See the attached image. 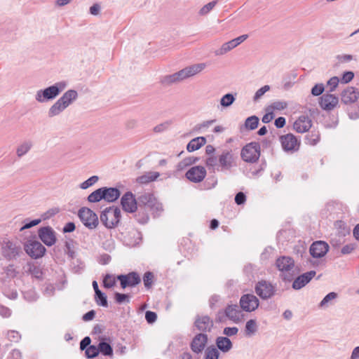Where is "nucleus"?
Masks as SVG:
<instances>
[{"label":"nucleus","mask_w":359,"mask_h":359,"mask_svg":"<svg viewBox=\"0 0 359 359\" xmlns=\"http://www.w3.org/2000/svg\"><path fill=\"white\" fill-rule=\"evenodd\" d=\"M121 204L123 209L128 212H135L140 205L150 209L156 208L157 210L161 209V203L149 193L141 194L136 200L132 192H126L121 199Z\"/></svg>","instance_id":"nucleus-1"},{"label":"nucleus","mask_w":359,"mask_h":359,"mask_svg":"<svg viewBox=\"0 0 359 359\" xmlns=\"http://www.w3.org/2000/svg\"><path fill=\"white\" fill-rule=\"evenodd\" d=\"M237 156L231 149H223L217 157L210 156L205 160V165L214 171L225 172L236 166Z\"/></svg>","instance_id":"nucleus-2"},{"label":"nucleus","mask_w":359,"mask_h":359,"mask_svg":"<svg viewBox=\"0 0 359 359\" xmlns=\"http://www.w3.org/2000/svg\"><path fill=\"white\" fill-rule=\"evenodd\" d=\"M205 67V64L199 63L189 67H187L180 71L172 74L166 75L161 79V83L165 86H170L173 83H179L183 80L193 76L201 72Z\"/></svg>","instance_id":"nucleus-3"},{"label":"nucleus","mask_w":359,"mask_h":359,"mask_svg":"<svg viewBox=\"0 0 359 359\" xmlns=\"http://www.w3.org/2000/svg\"><path fill=\"white\" fill-rule=\"evenodd\" d=\"M205 67V64L199 63L189 67H187L180 71L172 74L166 75L161 79V83L165 86H170L173 83H179L183 80L193 76L201 72Z\"/></svg>","instance_id":"nucleus-4"},{"label":"nucleus","mask_w":359,"mask_h":359,"mask_svg":"<svg viewBox=\"0 0 359 359\" xmlns=\"http://www.w3.org/2000/svg\"><path fill=\"white\" fill-rule=\"evenodd\" d=\"M276 266L280 271V278L285 282L292 281L299 273L293 259L290 257L282 256L278 257L276 259Z\"/></svg>","instance_id":"nucleus-5"},{"label":"nucleus","mask_w":359,"mask_h":359,"mask_svg":"<svg viewBox=\"0 0 359 359\" xmlns=\"http://www.w3.org/2000/svg\"><path fill=\"white\" fill-rule=\"evenodd\" d=\"M78 98L75 90L66 91L48 109V116L53 118L60 115Z\"/></svg>","instance_id":"nucleus-6"},{"label":"nucleus","mask_w":359,"mask_h":359,"mask_svg":"<svg viewBox=\"0 0 359 359\" xmlns=\"http://www.w3.org/2000/svg\"><path fill=\"white\" fill-rule=\"evenodd\" d=\"M67 86V82L61 81L55 83L44 89L36 92L35 100L39 103H44L56 98Z\"/></svg>","instance_id":"nucleus-7"},{"label":"nucleus","mask_w":359,"mask_h":359,"mask_svg":"<svg viewBox=\"0 0 359 359\" xmlns=\"http://www.w3.org/2000/svg\"><path fill=\"white\" fill-rule=\"evenodd\" d=\"M121 219V210L118 207L105 208L100 215L101 222L108 229L118 225Z\"/></svg>","instance_id":"nucleus-8"},{"label":"nucleus","mask_w":359,"mask_h":359,"mask_svg":"<svg viewBox=\"0 0 359 359\" xmlns=\"http://www.w3.org/2000/svg\"><path fill=\"white\" fill-rule=\"evenodd\" d=\"M242 159L248 163L256 162L260 156V145L253 142L246 144L241 150Z\"/></svg>","instance_id":"nucleus-9"},{"label":"nucleus","mask_w":359,"mask_h":359,"mask_svg":"<svg viewBox=\"0 0 359 359\" xmlns=\"http://www.w3.org/2000/svg\"><path fill=\"white\" fill-rule=\"evenodd\" d=\"M78 215L83 224L90 229L96 228L98 225V217L97 215L88 208H81Z\"/></svg>","instance_id":"nucleus-10"},{"label":"nucleus","mask_w":359,"mask_h":359,"mask_svg":"<svg viewBox=\"0 0 359 359\" xmlns=\"http://www.w3.org/2000/svg\"><path fill=\"white\" fill-rule=\"evenodd\" d=\"M24 249L29 256L35 259L42 257L46 251V248L37 241H27Z\"/></svg>","instance_id":"nucleus-11"},{"label":"nucleus","mask_w":359,"mask_h":359,"mask_svg":"<svg viewBox=\"0 0 359 359\" xmlns=\"http://www.w3.org/2000/svg\"><path fill=\"white\" fill-rule=\"evenodd\" d=\"M256 294L262 299L272 297L276 292L275 287L269 282L260 280L255 285Z\"/></svg>","instance_id":"nucleus-12"},{"label":"nucleus","mask_w":359,"mask_h":359,"mask_svg":"<svg viewBox=\"0 0 359 359\" xmlns=\"http://www.w3.org/2000/svg\"><path fill=\"white\" fill-rule=\"evenodd\" d=\"M239 304L243 311L252 312L259 307V301L253 294H245L241 296Z\"/></svg>","instance_id":"nucleus-13"},{"label":"nucleus","mask_w":359,"mask_h":359,"mask_svg":"<svg viewBox=\"0 0 359 359\" xmlns=\"http://www.w3.org/2000/svg\"><path fill=\"white\" fill-rule=\"evenodd\" d=\"M41 241L47 246L50 247L55 244L57 238L56 233L52 227L47 226L41 227L38 231Z\"/></svg>","instance_id":"nucleus-14"},{"label":"nucleus","mask_w":359,"mask_h":359,"mask_svg":"<svg viewBox=\"0 0 359 359\" xmlns=\"http://www.w3.org/2000/svg\"><path fill=\"white\" fill-rule=\"evenodd\" d=\"M117 280L120 281L121 286L123 289L127 287H134L138 285L141 281L140 276L136 272H130L126 275H118Z\"/></svg>","instance_id":"nucleus-15"},{"label":"nucleus","mask_w":359,"mask_h":359,"mask_svg":"<svg viewBox=\"0 0 359 359\" xmlns=\"http://www.w3.org/2000/svg\"><path fill=\"white\" fill-rule=\"evenodd\" d=\"M2 250L3 255L8 260L16 259L22 253L21 247L11 241L6 242Z\"/></svg>","instance_id":"nucleus-16"},{"label":"nucleus","mask_w":359,"mask_h":359,"mask_svg":"<svg viewBox=\"0 0 359 359\" xmlns=\"http://www.w3.org/2000/svg\"><path fill=\"white\" fill-rule=\"evenodd\" d=\"M225 316L233 323H238L243 318V310L237 304H229L224 310Z\"/></svg>","instance_id":"nucleus-17"},{"label":"nucleus","mask_w":359,"mask_h":359,"mask_svg":"<svg viewBox=\"0 0 359 359\" xmlns=\"http://www.w3.org/2000/svg\"><path fill=\"white\" fill-rule=\"evenodd\" d=\"M205 176L206 170L203 166H194L186 173L187 178L195 183L202 182Z\"/></svg>","instance_id":"nucleus-18"},{"label":"nucleus","mask_w":359,"mask_h":359,"mask_svg":"<svg viewBox=\"0 0 359 359\" xmlns=\"http://www.w3.org/2000/svg\"><path fill=\"white\" fill-rule=\"evenodd\" d=\"M329 250L328 244L322 241L314 242L310 247V254L313 257L320 258L324 257Z\"/></svg>","instance_id":"nucleus-19"},{"label":"nucleus","mask_w":359,"mask_h":359,"mask_svg":"<svg viewBox=\"0 0 359 359\" xmlns=\"http://www.w3.org/2000/svg\"><path fill=\"white\" fill-rule=\"evenodd\" d=\"M359 98V91L354 87L348 86L342 90L341 93V102L345 104L355 102Z\"/></svg>","instance_id":"nucleus-20"},{"label":"nucleus","mask_w":359,"mask_h":359,"mask_svg":"<svg viewBox=\"0 0 359 359\" xmlns=\"http://www.w3.org/2000/svg\"><path fill=\"white\" fill-rule=\"evenodd\" d=\"M280 140L285 151H295L299 148V142L292 134L290 133L282 135L280 137Z\"/></svg>","instance_id":"nucleus-21"},{"label":"nucleus","mask_w":359,"mask_h":359,"mask_svg":"<svg viewBox=\"0 0 359 359\" xmlns=\"http://www.w3.org/2000/svg\"><path fill=\"white\" fill-rule=\"evenodd\" d=\"M316 273L315 271H310L297 276V278L294 277L293 279L292 288L294 290H299L302 288L311 281V280L315 276Z\"/></svg>","instance_id":"nucleus-22"},{"label":"nucleus","mask_w":359,"mask_h":359,"mask_svg":"<svg viewBox=\"0 0 359 359\" xmlns=\"http://www.w3.org/2000/svg\"><path fill=\"white\" fill-rule=\"evenodd\" d=\"M208 342V336L205 334L200 333L196 334L191 344V350L196 353H201Z\"/></svg>","instance_id":"nucleus-23"},{"label":"nucleus","mask_w":359,"mask_h":359,"mask_svg":"<svg viewBox=\"0 0 359 359\" xmlns=\"http://www.w3.org/2000/svg\"><path fill=\"white\" fill-rule=\"evenodd\" d=\"M339 99L334 95L325 93L320 97V106L327 111L333 109L338 104Z\"/></svg>","instance_id":"nucleus-24"},{"label":"nucleus","mask_w":359,"mask_h":359,"mask_svg":"<svg viewBox=\"0 0 359 359\" xmlns=\"http://www.w3.org/2000/svg\"><path fill=\"white\" fill-rule=\"evenodd\" d=\"M311 120L308 116H300L294 123V129L299 133L307 132L311 127Z\"/></svg>","instance_id":"nucleus-25"},{"label":"nucleus","mask_w":359,"mask_h":359,"mask_svg":"<svg viewBox=\"0 0 359 359\" xmlns=\"http://www.w3.org/2000/svg\"><path fill=\"white\" fill-rule=\"evenodd\" d=\"M195 326L199 331L210 332L213 327V321L208 316H197L195 320Z\"/></svg>","instance_id":"nucleus-26"},{"label":"nucleus","mask_w":359,"mask_h":359,"mask_svg":"<svg viewBox=\"0 0 359 359\" xmlns=\"http://www.w3.org/2000/svg\"><path fill=\"white\" fill-rule=\"evenodd\" d=\"M137 210V213L135 215V217L137 222L140 224H145L149 219V212H158L162 210V206L161 205V209L157 210L156 208L150 209L144 208V205H140Z\"/></svg>","instance_id":"nucleus-27"},{"label":"nucleus","mask_w":359,"mask_h":359,"mask_svg":"<svg viewBox=\"0 0 359 359\" xmlns=\"http://www.w3.org/2000/svg\"><path fill=\"white\" fill-rule=\"evenodd\" d=\"M103 189V195H104V200L112 203L115 201H116L119 196H120V191L114 187H102Z\"/></svg>","instance_id":"nucleus-28"},{"label":"nucleus","mask_w":359,"mask_h":359,"mask_svg":"<svg viewBox=\"0 0 359 359\" xmlns=\"http://www.w3.org/2000/svg\"><path fill=\"white\" fill-rule=\"evenodd\" d=\"M216 345L224 353L229 351L232 348V342L226 337H218L216 339Z\"/></svg>","instance_id":"nucleus-29"},{"label":"nucleus","mask_w":359,"mask_h":359,"mask_svg":"<svg viewBox=\"0 0 359 359\" xmlns=\"http://www.w3.org/2000/svg\"><path fill=\"white\" fill-rule=\"evenodd\" d=\"M206 143V139L204 137H198L191 140L187 146L188 151L191 152L199 149Z\"/></svg>","instance_id":"nucleus-30"},{"label":"nucleus","mask_w":359,"mask_h":359,"mask_svg":"<svg viewBox=\"0 0 359 359\" xmlns=\"http://www.w3.org/2000/svg\"><path fill=\"white\" fill-rule=\"evenodd\" d=\"M159 175L160 174L158 172H148L144 175L138 177L136 181L140 184H147L156 180Z\"/></svg>","instance_id":"nucleus-31"},{"label":"nucleus","mask_w":359,"mask_h":359,"mask_svg":"<svg viewBox=\"0 0 359 359\" xmlns=\"http://www.w3.org/2000/svg\"><path fill=\"white\" fill-rule=\"evenodd\" d=\"M27 273L31 274L33 277L36 279H41L43 276V272L41 269L34 264L29 262L27 264Z\"/></svg>","instance_id":"nucleus-32"},{"label":"nucleus","mask_w":359,"mask_h":359,"mask_svg":"<svg viewBox=\"0 0 359 359\" xmlns=\"http://www.w3.org/2000/svg\"><path fill=\"white\" fill-rule=\"evenodd\" d=\"M257 331V322L254 319H250L247 321L245 327V333L248 337L254 335Z\"/></svg>","instance_id":"nucleus-33"},{"label":"nucleus","mask_w":359,"mask_h":359,"mask_svg":"<svg viewBox=\"0 0 359 359\" xmlns=\"http://www.w3.org/2000/svg\"><path fill=\"white\" fill-rule=\"evenodd\" d=\"M234 48H236V46L233 41L231 40L228 42L223 43L222 46L219 49L215 51V55H222L227 53Z\"/></svg>","instance_id":"nucleus-34"},{"label":"nucleus","mask_w":359,"mask_h":359,"mask_svg":"<svg viewBox=\"0 0 359 359\" xmlns=\"http://www.w3.org/2000/svg\"><path fill=\"white\" fill-rule=\"evenodd\" d=\"M99 353L106 356L113 355V349L109 343L105 341H100L98 344Z\"/></svg>","instance_id":"nucleus-35"},{"label":"nucleus","mask_w":359,"mask_h":359,"mask_svg":"<svg viewBox=\"0 0 359 359\" xmlns=\"http://www.w3.org/2000/svg\"><path fill=\"white\" fill-rule=\"evenodd\" d=\"M102 199H104L102 187L94 191L88 196V201L90 203L99 202Z\"/></svg>","instance_id":"nucleus-36"},{"label":"nucleus","mask_w":359,"mask_h":359,"mask_svg":"<svg viewBox=\"0 0 359 359\" xmlns=\"http://www.w3.org/2000/svg\"><path fill=\"white\" fill-rule=\"evenodd\" d=\"M337 294L334 292H332L328 293L320 302L318 306L319 308H326L328 307L330 302L332 300H334L337 298Z\"/></svg>","instance_id":"nucleus-37"},{"label":"nucleus","mask_w":359,"mask_h":359,"mask_svg":"<svg viewBox=\"0 0 359 359\" xmlns=\"http://www.w3.org/2000/svg\"><path fill=\"white\" fill-rule=\"evenodd\" d=\"M259 118L256 116H251L246 118L245 126L248 130H255L257 128L259 124Z\"/></svg>","instance_id":"nucleus-38"},{"label":"nucleus","mask_w":359,"mask_h":359,"mask_svg":"<svg viewBox=\"0 0 359 359\" xmlns=\"http://www.w3.org/2000/svg\"><path fill=\"white\" fill-rule=\"evenodd\" d=\"M32 144L29 141L22 142L17 149V155L21 157L26 154L32 148Z\"/></svg>","instance_id":"nucleus-39"},{"label":"nucleus","mask_w":359,"mask_h":359,"mask_svg":"<svg viewBox=\"0 0 359 359\" xmlns=\"http://www.w3.org/2000/svg\"><path fill=\"white\" fill-rule=\"evenodd\" d=\"M219 353L214 346H209L205 352V359H218Z\"/></svg>","instance_id":"nucleus-40"},{"label":"nucleus","mask_w":359,"mask_h":359,"mask_svg":"<svg viewBox=\"0 0 359 359\" xmlns=\"http://www.w3.org/2000/svg\"><path fill=\"white\" fill-rule=\"evenodd\" d=\"M235 101V97L231 93H227L222 96L220 100V104L223 107H230Z\"/></svg>","instance_id":"nucleus-41"},{"label":"nucleus","mask_w":359,"mask_h":359,"mask_svg":"<svg viewBox=\"0 0 359 359\" xmlns=\"http://www.w3.org/2000/svg\"><path fill=\"white\" fill-rule=\"evenodd\" d=\"M95 299L96 303L102 306L107 307L108 306L107 295L102 291L95 294Z\"/></svg>","instance_id":"nucleus-42"},{"label":"nucleus","mask_w":359,"mask_h":359,"mask_svg":"<svg viewBox=\"0 0 359 359\" xmlns=\"http://www.w3.org/2000/svg\"><path fill=\"white\" fill-rule=\"evenodd\" d=\"M268 107L269 108V110H271L272 111L275 110L281 111L287 107V102L285 101H276Z\"/></svg>","instance_id":"nucleus-43"},{"label":"nucleus","mask_w":359,"mask_h":359,"mask_svg":"<svg viewBox=\"0 0 359 359\" xmlns=\"http://www.w3.org/2000/svg\"><path fill=\"white\" fill-rule=\"evenodd\" d=\"M154 276L152 272L147 271L144 274L143 282L147 289H150L152 286Z\"/></svg>","instance_id":"nucleus-44"},{"label":"nucleus","mask_w":359,"mask_h":359,"mask_svg":"<svg viewBox=\"0 0 359 359\" xmlns=\"http://www.w3.org/2000/svg\"><path fill=\"white\" fill-rule=\"evenodd\" d=\"M217 1H212L205 6H203L199 11L198 13L200 15H205L209 13L214 7L217 5Z\"/></svg>","instance_id":"nucleus-45"},{"label":"nucleus","mask_w":359,"mask_h":359,"mask_svg":"<svg viewBox=\"0 0 359 359\" xmlns=\"http://www.w3.org/2000/svg\"><path fill=\"white\" fill-rule=\"evenodd\" d=\"M85 353L88 358H95L99 354V348L98 346L96 347L94 345H90L86 348Z\"/></svg>","instance_id":"nucleus-46"},{"label":"nucleus","mask_w":359,"mask_h":359,"mask_svg":"<svg viewBox=\"0 0 359 359\" xmlns=\"http://www.w3.org/2000/svg\"><path fill=\"white\" fill-rule=\"evenodd\" d=\"M116 284V278L114 276L107 274L103 280V285L106 288H111Z\"/></svg>","instance_id":"nucleus-47"},{"label":"nucleus","mask_w":359,"mask_h":359,"mask_svg":"<svg viewBox=\"0 0 359 359\" xmlns=\"http://www.w3.org/2000/svg\"><path fill=\"white\" fill-rule=\"evenodd\" d=\"M99 178L97 176L94 175L88 178L87 180L84 181L80 184V188L82 189H86L88 187L93 186L98 181Z\"/></svg>","instance_id":"nucleus-48"},{"label":"nucleus","mask_w":359,"mask_h":359,"mask_svg":"<svg viewBox=\"0 0 359 359\" xmlns=\"http://www.w3.org/2000/svg\"><path fill=\"white\" fill-rule=\"evenodd\" d=\"M114 299L116 303L121 304L123 303H128L130 302V296L126 294H121L116 292L114 294Z\"/></svg>","instance_id":"nucleus-49"},{"label":"nucleus","mask_w":359,"mask_h":359,"mask_svg":"<svg viewBox=\"0 0 359 359\" xmlns=\"http://www.w3.org/2000/svg\"><path fill=\"white\" fill-rule=\"evenodd\" d=\"M339 82V79L337 76L332 77L327 83V88H329V91L332 92L334 91L336 88L337 87Z\"/></svg>","instance_id":"nucleus-50"},{"label":"nucleus","mask_w":359,"mask_h":359,"mask_svg":"<svg viewBox=\"0 0 359 359\" xmlns=\"http://www.w3.org/2000/svg\"><path fill=\"white\" fill-rule=\"evenodd\" d=\"M269 90H270V86L268 85H265L263 87L258 89L254 95V98H253L254 100L256 101V100H259V98H261L262 96H263L264 95V93H266L267 91H269Z\"/></svg>","instance_id":"nucleus-51"},{"label":"nucleus","mask_w":359,"mask_h":359,"mask_svg":"<svg viewBox=\"0 0 359 359\" xmlns=\"http://www.w3.org/2000/svg\"><path fill=\"white\" fill-rule=\"evenodd\" d=\"M7 337H8V340H10L11 341H13V342H18L21 338V336L19 334V332L15 330L8 331V334H7Z\"/></svg>","instance_id":"nucleus-52"},{"label":"nucleus","mask_w":359,"mask_h":359,"mask_svg":"<svg viewBox=\"0 0 359 359\" xmlns=\"http://www.w3.org/2000/svg\"><path fill=\"white\" fill-rule=\"evenodd\" d=\"M170 124L171 121H165L164 123L158 124L154 128V131L155 133H162L166 130L169 128Z\"/></svg>","instance_id":"nucleus-53"},{"label":"nucleus","mask_w":359,"mask_h":359,"mask_svg":"<svg viewBox=\"0 0 359 359\" xmlns=\"http://www.w3.org/2000/svg\"><path fill=\"white\" fill-rule=\"evenodd\" d=\"M324 89L323 83L316 84L311 89V94L314 96H318L323 93Z\"/></svg>","instance_id":"nucleus-54"},{"label":"nucleus","mask_w":359,"mask_h":359,"mask_svg":"<svg viewBox=\"0 0 359 359\" xmlns=\"http://www.w3.org/2000/svg\"><path fill=\"white\" fill-rule=\"evenodd\" d=\"M266 113L263 116L262 121L264 123H268L273 119L274 114L273 111L269 110V108L268 107L266 109Z\"/></svg>","instance_id":"nucleus-55"},{"label":"nucleus","mask_w":359,"mask_h":359,"mask_svg":"<svg viewBox=\"0 0 359 359\" xmlns=\"http://www.w3.org/2000/svg\"><path fill=\"white\" fill-rule=\"evenodd\" d=\"M157 315L155 312L148 311L145 313V319L148 323H153L156 320Z\"/></svg>","instance_id":"nucleus-56"},{"label":"nucleus","mask_w":359,"mask_h":359,"mask_svg":"<svg viewBox=\"0 0 359 359\" xmlns=\"http://www.w3.org/2000/svg\"><path fill=\"white\" fill-rule=\"evenodd\" d=\"M355 244H353V243L347 244L342 247V248L341 250V252L343 255H348V254H351L355 250Z\"/></svg>","instance_id":"nucleus-57"},{"label":"nucleus","mask_w":359,"mask_h":359,"mask_svg":"<svg viewBox=\"0 0 359 359\" xmlns=\"http://www.w3.org/2000/svg\"><path fill=\"white\" fill-rule=\"evenodd\" d=\"M238 332V329L236 327H225L223 330V334L228 337L236 335Z\"/></svg>","instance_id":"nucleus-58"},{"label":"nucleus","mask_w":359,"mask_h":359,"mask_svg":"<svg viewBox=\"0 0 359 359\" xmlns=\"http://www.w3.org/2000/svg\"><path fill=\"white\" fill-rule=\"evenodd\" d=\"M354 76V74L352 72H346L344 73L342 78L341 79V83H347L350 82Z\"/></svg>","instance_id":"nucleus-59"},{"label":"nucleus","mask_w":359,"mask_h":359,"mask_svg":"<svg viewBox=\"0 0 359 359\" xmlns=\"http://www.w3.org/2000/svg\"><path fill=\"white\" fill-rule=\"evenodd\" d=\"M41 219H33L29 222H26L20 229V231H23L25 229H29L31 227H33L37 224H39L40 222H41Z\"/></svg>","instance_id":"nucleus-60"},{"label":"nucleus","mask_w":359,"mask_h":359,"mask_svg":"<svg viewBox=\"0 0 359 359\" xmlns=\"http://www.w3.org/2000/svg\"><path fill=\"white\" fill-rule=\"evenodd\" d=\"M246 201V196L243 192H238L235 196V202L238 205L243 204Z\"/></svg>","instance_id":"nucleus-61"},{"label":"nucleus","mask_w":359,"mask_h":359,"mask_svg":"<svg viewBox=\"0 0 359 359\" xmlns=\"http://www.w3.org/2000/svg\"><path fill=\"white\" fill-rule=\"evenodd\" d=\"M90 342L91 339L89 337H84L80 342V349L82 351L86 350L88 346H90Z\"/></svg>","instance_id":"nucleus-62"},{"label":"nucleus","mask_w":359,"mask_h":359,"mask_svg":"<svg viewBox=\"0 0 359 359\" xmlns=\"http://www.w3.org/2000/svg\"><path fill=\"white\" fill-rule=\"evenodd\" d=\"M248 38V34H243V35L239 36L238 37H236V38L232 39V41L235 45V46L237 47L241 43H243L244 41H245Z\"/></svg>","instance_id":"nucleus-63"},{"label":"nucleus","mask_w":359,"mask_h":359,"mask_svg":"<svg viewBox=\"0 0 359 359\" xmlns=\"http://www.w3.org/2000/svg\"><path fill=\"white\" fill-rule=\"evenodd\" d=\"M101 7L98 4H95L90 7V13L93 15H97L100 12Z\"/></svg>","instance_id":"nucleus-64"}]
</instances>
